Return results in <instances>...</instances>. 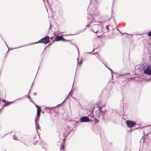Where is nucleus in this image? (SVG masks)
<instances>
[{
  "label": "nucleus",
  "mask_w": 151,
  "mask_h": 151,
  "mask_svg": "<svg viewBox=\"0 0 151 151\" xmlns=\"http://www.w3.org/2000/svg\"><path fill=\"white\" fill-rule=\"evenodd\" d=\"M50 42L48 36H46L45 37L42 38L39 41L35 42L33 44L37 43H44L47 44Z\"/></svg>",
  "instance_id": "1"
},
{
  "label": "nucleus",
  "mask_w": 151,
  "mask_h": 151,
  "mask_svg": "<svg viewBox=\"0 0 151 151\" xmlns=\"http://www.w3.org/2000/svg\"><path fill=\"white\" fill-rule=\"evenodd\" d=\"M126 124L128 127H132L136 124L135 122L130 120L126 121Z\"/></svg>",
  "instance_id": "2"
},
{
  "label": "nucleus",
  "mask_w": 151,
  "mask_h": 151,
  "mask_svg": "<svg viewBox=\"0 0 151 151\" xmlns=\"http://www.w3.org/2000/svg\"><path fill=\"white\" fill-rule=\"evenodd\" d=\"M90 120L87 116H83L80 118V121L81 122H86L89 121Z\"/></svg>",
  "instance_id": "3"
},
{
  "label": "nucleus",
  "mask_w": 151,
  "mask_h": 151,
  "mask_svg": "<svg viewBox=\"0 0 151 151\" xmlns=\"http://www.w3.org/2000/svg\"><path fill=\"white\" fill-rule=\"evenodd\" d=\"M62 36H57L55 38V40L56 41H58L60 40H62Z\"/></svg>",
  "instance_id": "4"
},
{
  "label": "nucleus",
  "mask_w": 151,
  "mask_h": 151,
  "mask_svg": "<svg viewBox=\"0 0 151 151\" xmlns=\"http://www.w3.org/2000/svg\"><path fill=\"white\" fill-rule=\"evenodd\" d=\"M103 107V106H99V104H98L97 107L99 109V112L100 113H101V114H102L103 113V111L101 110V109Z\"/></svg>",
  "instance_id": "5"
},
{
  "label": "nucleus",
  "mask_w": 151,
  "mask_h": 151,
  "mask_svg": "<svg viewBox=\"0 0 151 151\" xmlns=\"http://www.w3.org/2000/svg\"><path fill=\"white\" fill-rule=\"evenodd\" d=\"M63 143H62L61 144L60 146V149L61 150H63L64 149V142H65V139H64L63 140Z\"/></svg>",
  "instance_id": "6"
},
{
  "label": "nucleus",
  "mask_w": 151,
  "mask_h": 151,
  "mask_svg": "<svg viewBox=\"0 0 151 151\" xmlns=\"http://www.w3.org/2000/svg\"><path fill=\"white\" fill-rule=\"evenodd\" d=\"M36 127V129L37 132H38V129H39L40 128V126L39 125V124L37 123V124H35Z\"/></svg>",
  "instance_id": "7"
},
{
  "label": "nucleus",
  "mask_w": 151,
  "mask_h": 151,
  "mask_svg": "<svg viewBox=\"0 0 151 151\" xmlns=\"http://www.w3.org/2000/svg\"><path fill=\"white\" fill-rule=\"evenodd\" d=\"M37 111L41 112V109L40 107L39 106L37 108Z\"/></svg>",
  "instance_id": "8"
},
{
  "label": "nucleus",
  "mask_w": 151,
  "mask_h": 151,
  "mask_svg": "<svg viewBox=\"0 0 151 151\" xmlns=\"http://www.w3.org/2000/svg\"><path fill=\"white\" fill-rule=\"evenodd\" d=\"M62 40L63 41H64V42H67L68 41H69V40H66V39H65L63 37H62Z\"/></svg>",
  "instance_id": "9"
},
{
  "label": "nucleus",
  "mask_w": 151,
  "mask_h": 151,
  "mask_svg": "<svg viewBox=\"0 0 151 151\" xmlns=\"http://www.w3.org/2000/svg\"><path fill=\"white\" fill-rule=\"evenodd\" d=\"M40 112H41L37 111V116L38 117H39L40 115Z\"/></svg>",
  "instance_id": "10"
},
{
  "label": "nucleus",
  "mask_w": 151,
  "mask_h": 151,
  "mask_svg": "<svg viewBox=\"0 0 151 151\" xmlns=\"http://www.w3.org/2000/svg\"><path fill=\"white\" fill-rule=\"evenodd\" d=\"M109 25H106V28L108 30V32L109 31Z\"/></svg>",
  "instance_id": "11"
},
{
  "label": "nucleus",
  "mask_w": 151,
  "mask_h": 151,
  "mask_svg": "<svg viewBox=\"0 0 151 151\" xmlns=\"http://www.w3.org/2000/svg\"><path fill=\"white\" fill-rule=\"evenodd\" d=\"M39 118V117H36L35 120V124H37V119H38Z\"/></svg>",
  "instance_id": "12"
},
{
  "label": "nucleus",
  "mask_w": 151,
  "mask_h": 151,
  "mask_svg": "<svg viewBox=\"0 0 151 151\" xmlns=\"http://www.w3.org/2000/svg\"><path fill=\"white\" fill-rule=\"evenodd\" d=\"M148 35L149 36H151V31L148 33Z\"/></svg>",
  "instance_id": "13"
},
{
  "label": "nucleus",
  "mask_w": 151,
  "mask_h": 151,
  "mask_svg": "<svg viewBox=\"0 0 151 151\" xmlns=\"http://www.w3.org/2000/svg\"><path fill=\"white\" fill-rule=\"evenodd\" d=\"M75 45V46L76 47L77 49V51H78V54H79V49L77 47V46L76 45Z\"/></svg>",
  "instance_id": "14"
},
{
  "label": "nucleus",
  "mask_w": 151,
  "mask_h": 151,
  "mask_svg": "<svg viewBox=\"0 0 151 151\" xmlns=\"http://www.w3.org/2000/svg\"><path fill=\"white\" fill-rule=\"evenodd\" d=\"M92 31L94 32V33H97L98 32V30H97L96 31H94L93 30H92Z\"/></svg>",
  "instance_id": "15"
},
{
  "label": "nucleus",
  "mask_w": 151,
  "mask_h": 151,
  "mask_svg": "<svg viewBox=\"0 0 151 151\" xmlns=\"http://www.w3.org/2000/svg\"><path fill=\"white\" fill-rule=\"evenodd\" d=\"M14 102V101H12V102H8V104H11L13 103Z\"/></svg>",
  "instance_id": "16"
},
{
  "label": "nucleus",
  "mask_w": 151,
  "mask_h": 151,
  "mask_svg": "<svg viewBox=\"0 0 151 151\" xmlns=\"http://www.w3.org/2000/svg\"><path fill=\"white\" fill-rule=\"evenodd\" d=\"M1 101L4 103H6V101L5 100H2Z\"/></svg>",
  "instance_id": "17"
},
{
  "label": "nucleus",
  "mask_w": 151,
  "mask_h": 151,
  "mask_svg": "<svg viewBox=\"0 0 151 151\" xmlns=\"http://www.w3.org/2000/svg\"><path fill=\"white\" fill-rule=\"evenodd\" d=\"M29 92L28 93V96H27V97L29 99H31V98L29 96Z\"/></svg>",
  "instance_id": "18"
},
{
  "label": "nucleus",
  "mask_w": 151,
  "mask_h": 151,
  "mask_svg": "<svg viewBox=\"0 0 151 151\" xmlns=\"http://www.w3.org/2000/svg\"><path fill=\"white\" fill-rule=\"evenodd\" d=\"M13 138L15 139V140H17V138L15 136H14L13 137Z\"/></svg>",
  "instance_id": "19"
},
{
  "label": "nucleus",
  "mask_w": 151,
  "mask_h": 151,
  "mask_svg": "<svg viewBox=\"0 0 151 151\" xmlns=\"http://www.w3.org/2000/svg\"><path fill=\"white\" fill-rule=\"evenodd\" d=\"M111 72V75H112V76H113V71H112V70H110Z\"/></svg>",
  "instance_id": "20"
},
{
  "label": "nucleus",
  "mask_w": 151,
  "mask_h": 151,
  "mask_svg": "<svg viewBox=\"0 0 151 151\" xmlns=\"http://www.w3.org/2000/svg\"><path fill=\"white\" fill-rule=\"evenodd\" d=\"M53 37H50V39H51V40H52L53 39Z\"/></svg>",
  "instance_id": "21"
},
{
  "label": "nucleus",
  "mask_w": 151,
  "mask_h": 151,
  "mask_svg": "<svg viewBox=\"0 0 151 151\" xmlns=\"http://www.w3.org/2000/svg\"><path fill=\"white\" fill-rule=\"evenodd\" d=\"M78 64H80H80H81V63L82 62H81V63H79V62H78Z\"/></svg>",
  "instance_id": "22"
},
{
  "label": "nucleus",
  "mask_w": 151,
  "mask_h": 151,
  "mask_svg": "<svg viewBox=\"0 0 151 151\" xmlns=\"http://www.w3.org/2000/svg\"><path fill=\"white\" fill-rule=\"evenodd\" d=\"M95 9H96L95 8H93V9L92 10H93V11H94V10H95Z\"/></svg>",
  "instance_id": "23"
},
{
  "label": "nucleus",
  "mask_w": 151,
  "mask_h": 151,
  "mask_svg": "<svg viewBox=\"0 0 151 151\" xmlns=\"http://www.w3.org/2000/svg\"><path fill=\"white\" fill-rule=\"evenodd\" d=\"M35 106L36 107H37V108L39 106H37V105H35Z\"/></svg>",
  "instance_id": "24"
},
{
  "label": "nucleus",
  "mask_w": 151,
  "mask_h": 151,
  "mask_svg": "<svg viewBox=\"0 0 151 151\" xmlns=\"http://www.w3.org/2000/svg\"><path fill=\"white\" fill-rule=\"evenodd\" d=\"M72 91V90L70 91V92L68 94V95H70V93Z\"/></svg>",
  "instance_id": "25"
},
{
  "label": "nucleus",
  "mask_w": 151,
  "mask_h": 151,
  "mask_svg": "<svg viewBox=\"0 0 151 151\" xmlns=\"http://www.w3.org/2000/svg\"><path fill=\"white\" fill-rule=\"evenodd\" d=\"M5 43L6 44V45L7 47L8 48V46H7V45L6 43V42H5Z\"/></svg>",
  "instance_id": "26"
},
{
  "label": "nucleus",
  "mask_w": 151,
  "mask_h": 151,
  "mask_svg": "<svg viewBox=\"0 0 151 151\" xmlns=\"http://www.w3.org/2000/svg\"><path fill=\"white\" fill-rule=\"evenodd\" d=\"M89 25L88 24L87 25V26H86V27H89Z\"/></svg>",
  "instance_id": "27"
},
{
  "label": "nucleus",
  "mask_w": 151,
  "mask_h": 151,
  "mask_svg": "<svg viewBox=\"0 0 151 151\" xmlns=\"http://www.w3.org/2000/svg\"><path fill=\"white\" fill-rule=\"evenodd\" d=\"M68 96H67L66 98L65 99H67L68 98Z\"/></svg>",
  "instance_id": "28"
},
{
  "label": "nucleus",
  "mask_w": 151,
  "mask_h": 151,
  "mask_svg": "<svg viewBox=\"0 0 151 151\" xmlns=\"http://www.w3.org/2000/svg\"><path fill=\"white\" fill-rule=\"evenodd\" d=\"M88 53H92V52H88Z\"/></svg>",
  "instance_id": "29"
},
{
  "label": "nucleus",
  "mask_w": 151,
  "mask_h": 151,
  "mask_svg": "<svg viewBox=\"0 0 151 151\" xmlns=\"http://www.w3.org/2000/svg\"><path fill=\"white\" fill-rule=\"evenodd\" d=\"M51 28V25H50V26L49 28V29H50Z\"/></svg>",
  "instance_id": "30"
},
{
  "label": "nucleus",
  "mask_w": 151,
  "mask_h": 151,
  "mask_svg": "<svg viewBox=\"0 0 151 151\" xmlns=\"http://www.w3.org/2000/svg\"><path fill=\"white\" fill-rule=\"evenodd\" d=\"M107 68H108V69H109H109H110V68H108V67H107Z\"/></svg>",
  "instance_id": "31"
},
{
  "label": "nucleus",
  "mask_w": 151,
  "mask_h": 151,
  "mask_svg": "<svg viewBox=\"0 0 151 151\" xmlns=\"http://www.w3.org/2000/svg\"><path fill=\"white\" fill-rule=\"evenodd\" d=\"M111 69H109V70L110 71Z\"/></svg>",
  "instance_id": "32"
},
{
  "label": "nucleus",
  "mask_w": 151,
  "mask_h": 151,
  "mask_svg": "<svg viewBox=\"0 0 151 151\" xmlns=\"http://www.w3.org/2000/svg\"><path fill=\"white\" fill-rule=\"evenodd\" d=\"M73 84H74V82L73 83Z\"/></svg>",
  "instance_id": "33"
},
{
  "label": "nucleus",
  "mask_w": 151,
  "mask_h": 151,
  "mask_svg": "<svg viewBox=\"0 0 151 151\" xmlns=\"http://www.w3.org/2000/svg\"><path fill=\"white\" fill-rule=\"evenodd\" d=\"M32 99H31H31H30V101H32Z\"/></svg>",
  "instance_id": "34"
},
{
  "label": "nucleus",
  "mask_w": 151,
  "mask_h": 151,
  "mask_svg": "<svg viewBox=\"0 0 151 151\" xmlns=\"http://www.w3.org/2000/svg\"><path fill=\"white\" fill-rule=\"evenodd\" d=\"M65 99L64 101H65Z\"/></svg>",
  "instance_id": "35"
},
{
  "label": "nucleus",
  "mask_w": 151,
  "mask_h": 151,
  "mask_svg": "<svg viewBox=\"0 0 151 151\" xmlns=\"http://www.w3.org/2000/svg\"><path fill=\"white\" fill-rule=\"evenodd\" d=\"M65 99L64 101H65Z\"/></svg>",
  "instance_id": "36"
},
{
  "label": "nucleus",
  "mask_w": 151,
  "mask_h": 151,
  "mask_svg": "<svg viewBox=\"0 0 151 151\" xmlns=\"http://www.w3.org/2000/svg\"><path fill=\"white\" fill-rule=\"evenodd\" d=\"M65 99L64 101H65Z\"/></svg>",
  "instance_id": "37"
},
{
  "label": "nucleus",
  "mask_w": 151,
  "mask_h": 151,
  "mask_svg": "<svg viewBox=\"0 0 151 151\" xmlns=\"http://www.w3.org/2000/svg\"><path fill=\"white\" fill-rule=\"evenodd\" d=\"M54 108V107H52V108H51V109H52V108Z\"/></svg>",
  "instance_id": "38"
}]
</instances>
